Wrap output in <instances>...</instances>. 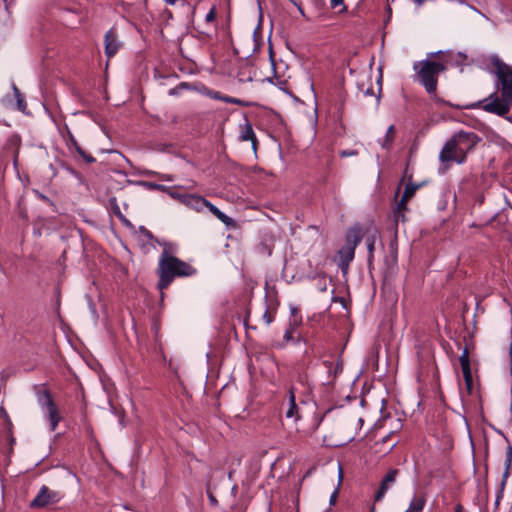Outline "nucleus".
<instances>
[{
  "label": "nucleus",
  "instance_id": "1",
  "mask_svg": "<svg viewBox=\"0 0 512 512\" xmlns=\"http://www.w3.org/2000/svg\"><path fill=\"white\" fill-rule=\"evenodd\" d=\"M480 138L473 132L459 131L455 133L443 146L439 154L442 163L456 162L463 164L467 154L471 152Z\"/></svg>",
  "mask_w": 512,
  "mask_h": 512
},
{
  "label": "nucleus",
  "instance_id": "2",
  "mask_svg": "<svg viewBox=\"0 0 512 512\" xmlns=\"http://www.w3.org/2000/svg\"><path fill=\"white\" fill-rule=\"evenodd\" d=\"M325 266L326 261L321 258H285L283 273L297 281L316 279L324 276Z\"/></svg>",
  "mask_w": 512,
  "mask_h": 512
},
{
  "label": "nucleus",
  "instance_id": "3",
  "mask_svg": "<svg viewBox=\"0 0 512 512\" xmlns=\"http://www.w3.org/2000/svg\"><path fill=\"white\" fill-rule=\"evenodd\" d=\"M156 272L159 277L157 288L163 291L176 277L192 276L196 269L179 258H160Z\"/></svg>",
  "mask_w": 512,
  "mask_h": 512
},
{
  "label": "nucleus",
  "instance_id": "4",
  "mask_svg": "<svg viewBox=\"0 0 512 512\" xmlns=\"http://www.w3.org/2000/svg\"><path fill=\"white\" fill-rule=\"evenodd\" d=\"M417 80L425 88L426 92L435 96L439 75L446 70V65L430 59L421 60L413 64Z\"/></svg>",
  "mask_w": 512,
  "mask_h": 512
},
{
  "label": "nucleus",
  "instance_id": "5",
  "mask_svg": "<svg viewBox=\"0 0 512 512\" xmlns=\"http://www.w3.org/2000/svg\"><path fill=\"white\" fill-rule=\"evenodd\" d=\"M364 239L365 252L372 255L374 252L375 236L365 235L363 228L360 225H354L349 228L345 236V244L339 249L338 256H354L356 247Z\"/></svg>",
  "mask_w": 512,
  "mask_h": 512
},
{
  "label": "nucleus",
  "instance_id": "6",
  "mask_svg": "<svg viewBox=\"0 0 512 512\" xmlns=\"http://www.w3.org/2000/svg\"><path fill=\"white\" fill-rule=\"evenodd\" d=\"M184 205L198 213L204 211L207 208L218 220H220L227 227L234 226V220L220 211L215 205H213L206 198L197 195V194H189L186 201H184Z\"/></svg>",
  "mask_w": 512,
  "mask_h": 512
},
{
  "label": "nucleus",
  "instance_id": "7",
  "mask_svg": "<svg viewBox=\"0 0 512 512\" xmlns=\"http://www.w3.org/2000/svg\"><path fill=\"white\" fill-rule=\"evenodd\" d=\"M34 390L39 406L47 410L50 430L55 431L61 421V416L50 391L40 385H35Z\"/></svg>",
  "mask_w": 512,
  "mask_h": 512
},
{
  "label": "nucleus",
  "instance_id": "8",
  "mask_svg": "<svg viewBox=\"0 0 512 512\" xmlns=\"http://www.w3.org/2000/svg\"><path fill=\"white\" fill-rule=\"evenodd\" d=\"M494 64L501 96L512 101V67L500 60H496Z\"/></svg>",
  "mask_w": 512,
  "mask_h": 512
},
{
  "label": "nucleus",
  "instance_id": "9",
  "mask_svg": "<svg viewBox=\"0 0 512 512\" xmlns=\"http://www.w3.org/2000/svg\"><path fill=\"white\" fill-rule=\"evenodd\" d=\"M511 105V100H507L502 96L500 98L494 93L486 99L478 102L476 106L482 108L488 113H492L498 116H505L509 112Z\"/></svg>",
  "mask_w": 512,
  "mask_h": 512
},
{
  "label": "nucleus",
  "instance_id": "10",
  "mask_svg": "<svg viewBox=\"0 0 512 512\" xmlns=\"http://www.w3.org/2000/svg\"><path fill=\"white\" fill-rule=\"evenodd\" d=\"M61 498L62 495L59 491L52 490L48 486L42 485L35 498L30 502L29 507L32 509L46 508L58 503Z\"/></svg>",
  "mask_w": 512,
  "mask_h": 512
},
{
  "label": "nucleus",
  "instance_id": "11",
  "mask_svg": "<svg viewBox=\"0 0 512 512\" xmlns=\"http://www.w3.org/2000/svg\"><path fill=\"white\" fill-rule=\"evenodd\" d=\"M420 185L408 182L402 194L401 200L397 203L394 210L395 222L404 221V212L407 210L406 203L414 196Z\"/></svg>",
  "mask_w": 512,
  "mask_h": 512
},
{
  "label": "nucleus",
  "instance_id": "12",
  "mask_svg": "<svg viewBox=\"0 0 512 512\" xmlns=\"http://www.w3.org/2000/svg\"><path fill=\"white\" fill-rule=\"evenodd\" d=\"M400 474V470L397 468H390L387 473L382 478L379 488L374 495V501H381L387 491L395 484L398 475Z\"/></svg>",
  "mask_w": 512,
  "mask_h": 512
},
{
  "label": "nucleus",
  "instance_id": "13",
  "mask_svg": "<svg viewBox=\"0 0 512 512\" xmlns=\"http://www.w3.org/2000/svg\"><path fill=\"white\" fill-rule=\"evenodd\" d=\"M459 362L461 365L466 388L469 392H471L473 386V377L470 366L469 351L467 347H464L462 354L459 357Z\"/></svg>",
  "mask_w": 512,
  "mask_h": 512
},
{
  "label": "nucleus",
  "instance_id": "14",
  "mask_svg": "<svg viewBox=\"0 0 512 512\" xmlns=\"http://www.w3.org/2000/svg\"><path fill=\"white\" fill-rule=\"evenodd\" d=\"M105 54L108 58H112L118 52L121 43L118 40L116 31L112 28L105 34Z\"/></svg>",
  "mask_w": 512,
  "mask_h": 512
},
{
  "label": "nucleus",
  "instance_id": "15",
  "mask_svg": "<svg viewBox=\"0 0 512 512\" xmlns=\"http://www.w3.org/2000/svg\"><path fill=\"white\" fill-rule=\"evenodd\" d=\"M239 139L241 141H251L252 148L254 151H256V147H257L256 135L254 133L252 124L247 119H245V122L240 125Z\"/></svg>",
  "mask_w": 512,
  "mask_h": 512
},
{
  "label": "nucleus",
  "instance_id": "16",
  "mask_svg": "<svg viewBox=\"0 0 512 512\" xmlns=\"http://www.w3.org/2000/svg\"><path fill=\"white\" fill-rule=\"evenodd\" d=\"M67 144L69 148L73 147L75 151L84 159L87 163H94L96 160L93 156L87 154L78 144L74 135L71 133L69 129H67Z\"/></svg>",
  "mask_w": 512,
  "mask_h": 512
},
{
  "label": "nucleus",
  "instance_id": "17",
  "mask_svg": "<svg viewBox=\"0 0 512 512\" xmlns=\"http://www.w3.org/2000/svg\"><path fill=\"white\" fill-rule=\"evenodd\" d=\"M286 418H294L297 421L300 418L299 409L295 399V389L291 387L289 389V407L285 412Z\"/></svg>",
  "mask_w": 512,
  "mask_h": 512
},
{
  "label": "nucleus",
  "instance_id": "18",
  "mask_svg": "<svg viewBox=\"0 0 512 512\" xmlns=\"http://www.w3.org/2000/svg\"><path fill=\"white\" fill-rule=\"evenodd\" d=\"M157 245L160 248V256L166 257V256H174V254L178 253V245L172 242H160L156 241Z\"/></svg>",
  "mask_w": 512,
  "mask_h": 512
},
{
  "label": "nucleus",
  "instance_id": "19",
  "mask_svg": "<svg viewBox=\"0 0 512 512\" xmlns=\"http://www.w3.org/2000/svg\"><path fill=\"white\" fill-rule=\"evenodd\" d=\"M426 504V498L424 494L415 495L410 504L408 509L405 512H422Z\"/></svg>",
  "mask_w": 512,
  "mask_h": 512
},
{
  "label": "nucleus",
  "instance_id": "20",
  "mask_svg": "<svg viewBox=\"0 0 512 512\" xmlns=\"http://www.w3.org/2000/svg\"><path fill=\"white\" fill-rule=\"evenodd\" d=\"M0 425L8 436H12L13 424L7 411L4 408L0 409Z\"/></svg>",
  "mask_w": 512,
  "mask_h": 512
},
{
  "label": "nucleus",
  "instance_id": "21",
  "mask_svg": "<svg viewBox=\"0 0 512 512\" xmlns=\"http://www.w3.org/2000/svg\"><path fill=\"white\" fill-rule=\"evenodd\" d=\"M214 98L218 99V100H221V101H223L225 103L236 104V105H239V106H248L247 102H245V101H243V100H241L239 98H234V97L222 95L220 92H215Z\"/></svg>",
  "mask_w": 512,
  "mask_h": 512
},
{
  "label": "nucleus",
  "instance_id": "22",
  "mask_svg": "<svg viewBox=\"0 0 512 512\" xmlns=\"http://www.w3.org/2000/svg\"><path fill=\"white\" fill-rule=\"evenodd\" d=\"M275 315L276 309H273L266 304L265 309L261 314V320L266 326H268L274 321Z\"/></svg>",
  "mask_w": 512,
  "mask_h": 512
},
{
  "label": "nucleus",
  "instance_id": "23",
  "mask_svg": "<svg viewBox=\"0 0 512 512\" xmlns=\"http://www.w3.org/2000/svg\"><path fill=\"white\" fill-rule=\"evenodd\" d=\"M290 313H291V318L289 321L290 327L297 328L302 323V316L300 315V311L297 307L291 306Z\"/></svg>",
  "mask_w": 512,
  "mask_h": 512
},
{
  "label": "nucleus",
  "instance_id": "24",
  "mask_svg": "<svg viewBox=\"0 0 512 512\" xmlns=\"http://www.w3.org/2000/svg\"><path fill=\"white\" fill-rule=\"evenodd\" d=\"M511 464H512V446L508 445V447L506 449V454H505V472L503 473L504 479H506L509 475V469L511 467Z\"/></svg>",
  "mask_w": 512,
  "mask_h": 512
},
{
  "label": "nucleus",
  "instance_id": "25",
  "mask_svg": "<svg viewBox=\"0 0 512 512\" xmlns=\"http://www.w3.org/2000/svg\"><path fill=\"white\" fill-rule=\"evenodd\" d=\"M394 132H395L394 125H390L386 131L384 141L381 143L383 148L390 147V145L392 144V142L394 140Z\"/></svg>",
  "mask_w": 512,
  "mask_h": 512
},
{
  "label": "nucleus",
  "instance_id": "26",
  "mask_svg": "<svg viewBox=\"0 0 512 512\" xmlns=\"http://www.w3.org/2000/svg\"><path fill=\"white\" fill-rule=\"evenodd\" d=\"M330 8L337 9L339 13L346 11L344 0H330Z\"/></svg>",
  "mask_w": 512,
  "mask_h": 512
},
{
  "label": "nucleus",
  "instance_id": "27",
  "mask_svg": "<svg viewBox=\"0 0 512 512\" xmlns=\"http://www.w3.org/2000/svg\"><path fill=\"white\" fill-rule=\"evenodd\" d=\"M170 196L173 199H176L177 201H179L181 204L184 205V201H186V198H188L189 194L188 193L171 192Z\"/></svg>",
  "mask_w": 512,
  "mask_h": 512
},
{
  "label": "nucleus",
  "instance_id": "28",
  "mask_svg": "<svg viewBox=\"0 0 512 512\" xmlns=\"http://www.w3.org/2000/svg\"><path fill=\"white\" fill-rule=\"evenodd\" d=\"M296 328H292L290 327V325L288 326V328L285 330V333L283 335V339L285 342H290V341H294V338H293V332L295 331Z\"/></svg>",
  "mask_w": 512,
  "mask_h": 512
},
{
  "label": "nucleus",
  "instance_id": "29",
  "mask_svg": "<svg viewBox=\"0 0 512 512\" xmlns=\"http://www.w3.org/2000/svg\"><path fill=\"white\" fill-rule=\"evenodd\" d=\"M353 258H341V261L339 263V266L343 272V274H346L347 271H348V267H349V264H350V261L352 260Z\"/></svg>",
  "mask_w": 512,
  "mask_h": 512
},
{
  "label": "nucleus",
  "instance_id": "30",
  "mask_svg": "<svg viewBox=\"0 0 512 512\" xmlns=\"http://www.w3.org/2000/svg\"><path fill=\"white\" fill-rule=\"evenodd\" d=\"M13 89H14L16 96L18 97V101H17L18 108L23 111L26 107V104H25L24 100L21 98L20 92L15 85L13 86Z\"/></svg>",
  "mask_w": 512,
  "mask_h": 512
},
{
  "label": "nucleus",
  "instance_id": "31",
  "mask_svg": "<svg viewBox=\"0 0 512 512\" xmlns=\"http://www.w3.org/2000/svg\"><path fill=\"white\" fill-rule=\"evenodd\" d=\"M216 18V9L212 7L209 12L206 14L205 20L206 22H213Z\"/></svg>",
  "mask_w": 512,
  "mask_h": 512
},
{
  "label": "nucleus",
  "instance_id": "32",
  "mask_svg": "<svg viewBox=\"0 0 512 512\" xmlns=\"http://www.w3.org/2000/svg\"><path fill=\"white\" fill-rule=\"evenodd\" d=\"M325 276H326V273L324 274V276L322 278L320 277H316V279H318L319 283H318V289L321 291V292H325L327 290V286H326V281H325Z\"/></svg>",
  "mask_w": 512,
  "mask_h": 512
},
{
  "label": "nucleus",
  "instance_id": "33",
  "mask_svg": "<svg viewBox=\"0 0 512 512\" xmlns=\"http://www.w3.org/2000/svg\"><path fill=\"white\" fill-rule=\"evenodd\" d=\"M358 155L357 150H342L339 152V156L342 158Z\"/></svg>",
  "mask_w": 512,
  "mask_h": 512
},
{
  "label": "nucleus",
  "instance_id": "34",
  "mask_svg": "<svg viewBox=\"0 0 512 512\" xmlns=\"http://www.w3.org/2000/svg\"><path fill=\"white\" fill-rule=\"evenodd\" d=\"M115 214L122 220V222L126 226H132V224L120 213L119 208L117 207V211H115Z\"/></svg>",
  "mask_w": 512,
  "mask_h": 512
},
{
  "label": "nucleus",
  "instance_id": "35",
  "mask_svg": "<svg viewBox=\"0 0 512 512\" xmlns=\"http://www.w3.org/2000/svg\"><path fill=\"white\" fill-rule=\"evenodd\" d=\"M445 52L442 51V50H439V51H436V52H431V53H428L427 54V58L426 59H430L433 58V57H436V56H441V55H444Z\"/></svg>",
  "mask_w": 512,
  "mask_h": 512
},
{
  "label": "nucleus",
  "instance_id": "36",
  "mask_svg": "<svg viewBox=\"0 0 512 512\" xmlns=\"http://www.w3.org/2000/svg\"><path fill=\"white\" fill-rule=\"evenodd\" d=\"M208 499H209V502L212 506H217L218 505V500L216 499V497L212 494V493H208Z\"/></svg>",
  "mask_w": 512,
  "mask_h": 512
},
{
  "label": "nucleus",
  "instance_id": "37",
  "mask_svg": "<svg viewBox=\"0 0 512 512\" xmlns=\"http://www.w3.org/2000/svg\"><path fill=\"white\" fill-rule=\"evenodd\" d=\"M300 342H303L304 344H306V345H307V340H306L304 337H302V336H298V337H297L296 339H294V341H293V343H295V344H298V343H300Z\"/></svg>",
  "mask_w": 512,
  "mask_h": 512
},
{
  "label": "nucleus",
  "instance_id": "38",
  "mask_svg": "<svg viewBox=\"0 0 512 512\" xmlns=\"http://www.w3.org/2000/svg\"><path fill=\"white\" fill-rule=\"evenodd\" d=\"M454 512H465V510H464V507L460 503H457L454 507Z\"/></svg>",
  "mask_w": 512,
  "mask_h": 512
},
{
  "label": "nucleus",
  "instance_id": "39",
  "mask_svg": "<svg viewBox=\"0 0 512 512\" xmlns=\"http://www.w3.org/2000/svg\"><path fill=\"white\" fill-rule=\"evenodd\" d=\"M337 497V491H334L333 494L330 497V503L333 504L335 502V499Z\"/></svg>",
  "mask_w": 512,
  "mask_h": 512
},
{
  "label": "nucleus",
  "instance_id": "40",
  "mask_svg": "<svg viewBox=\"0 0 512 512\" xmlns=\"http://www.w3.org/2000/svg\"><path fill=\"white\" fill-rule=\"evenodd\" d=\"M372 265H373V258H368V268L370 271L372 270Z\"/></svg>",
  "mask_w": 512,
  "mask_h": 512
},
{
  "label": "nucleus",
  "instance_id": "41",
  "mask_svg": "<svg viewBox=\"0 0 512 512\" xmlns=\"http://www.w3.org/2000/svg\"><path fill=\"white\" fill-rule=\"evenodd\" d=\"M14 0H3L5 4V8L8 9V6L13 2Z\"/></svg>",
  "mask_w": 512,
  "mask_h": 512
},
{
  "label": "nucleus",
  "instance_id": "42",
  "mask_svg": "<svg viewBox=\"0 0 512 512\" xmlns=\"http://www.w3.org/2000/svg\"><path fill=\"white\" fill-rule=\"evenodd\" d=\"M237 491H238V487L236 485H234L231 489L232 494L235 496L237 494Z\"/></svg>",
  "mask_w": 512,
  "mask_h": 512
},
{
  "label": "nucleus",
  "instance_id": "43",
  "mask_svg": "<svg viewBox=\"0 0 512 512\" xmlns=\"http://www.w3.org/2000/svg\"><path fill=\"white\" fill-rule=\"evenodd\" d=\"M164 1L168 5H174L177 2V0H164Z\"/></svg>",
  "mask_w": 512,
  "mask_h": 512
},
{
  "label": "nucleus",
  "instance_id": "44",
  "mask_svg": "<svg viewBox=\"0 0 512 512\" xmlns=\"http://www.w3.org/2000/svg\"><path fill=\"white\" fill-rule=\"evenodd\" d=\"M373 94V91L372 89L368 88L366 91H365V95H372Z\"/></svg>",
  "mask_w": 512,
  "mask_h": 512
},
{
  "label": "nucleus",
  "instance_id": "45",
  "mask_svg": "<svg viewBox=\"0 0 512 512\" xmlns=\"http://www.w3.org/2000/svg\"><path fill=\"white\" fill-rule=\"evenodd\" d=\"M458 55H459L460 57L464 58V59L466 58V55H465V54H463V53H461V52H459V53H458Z\"/></svg>",
  "mask_w": 512,
  "mask_h": 512
},
{
  "label": "nucleus",
  "instance_id": "46",
  "mask_svg": "<svg viewBox=\"0 0 512 512\" xmlns=\"http://www.w3.org/2000/svg\"><path fill=\"white\" fill-rule=\"evenodd\" d=\"M396 260H397L396 257L391 258V261L393 262V264H396Z\"/></svg>",
  "mask_w": 512,
  "mask_h": 512
},
{
  "label": "nucleus",
  "instance_id": "47",
  "mask_svg": "<svg viewBox=\"0 0 512 512\" xmlns=\"http://www.w3.org/2000/svg\"><path fill=\"white\" fill-rule=\"evenodd\" d=\"M186 86H187V84H186V83H181V84H180V87H186Z\"/></svg>",
  "mask_w": 512,
  "mask_h": 512
},
{
  "label": "nucleus",
  "instance_id": "48",
  "mask_svg": "<svg viewBox=\"0 0 512 512\" xmlns=\"http://www.w3.org/2000/svg\"><path fill=\"white\" fill-rule=\"evenodd\" d=\"M508 120L512 123V116L508 117Z\"/></svg>",
  "mask_w": 512,
  "mask_h": 512
}]
</instances>
